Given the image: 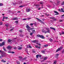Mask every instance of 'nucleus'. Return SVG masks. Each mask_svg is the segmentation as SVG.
<instances>
[{
    "label": "nucleus",
    "instance_id": "1",
    "mask_svg": "<svg viewBox=\"0 0 64 64\" xmlns=\"http://www.w3.org/2000/svg\"><path fill=\"white\" fill-rule=\"evenodd\" d=\"M26 27L27 29H28V31L29 32H30V30H32L33 29H35L34 28H30V26L28 25L26 26Z\"/></svg>",
    "mask_w": 64,
    "mask_h": 64
},
{
    "label": "nucleus",
    "instance_id": "2",
    "mask_svg": "<svg viewBox=\"0 0 64 64\" xmlns=\"http://www.w3.org/2000/svg\"><path fill=\"white\" fill-rule=\"evenodd\" d=\"M37 36L38 37L41 38L42 39H45V37L43 36H41L39 34H38L37 35Z\"/></svg>",
    "mask_w": 64,
    "mask_h": 64
},
{
    "label": "nucleus",
    "instance_id": "3",
    "mask_svg": "<svg viewBox=\"0 0 64 64\" xmlns=\"http://www.w3.org/2000/svg\"><path fill=\"white\" fill-rule=\"evenodd\" d=\"M42 32H44V33H50V30H48L47 31H46V30H43L42 31Z\"/></svg>",
    "mask_w": 64,
    "mask_h": 64
},
{
    "label": "nucleus",
    "instance_id": "4",
    "mask_svg": "<svg viewBox=\"0 0 64 64\" xmlns=\"http://www.w3.org/2000/svg\"><path fill=\"white\" fill-rule=\"evenodd\" d=\"M62 47H60V48H58L56 51V52H58V51H60L61 49H62Z\"/></svg>",
    "mask_w": 64,
    "mask_h": 64
},
{
    "label": "nucleus",
    "instance_id": "5",
    "mask_svg": "<svg viewBox=\"0 0 64 64\" xmlns=\"http://www.w3.org/2000/svg\"><path fill=\"white\" fill-rule=\"evenodd\" d=\"M36 18V19H37V20L39 21V22H40V23H43V22L41 21V20L40 19L37 18Z\"/></svg>",
    "mask_w": 64,
    "mask_h": 64
},
{
    "label": "nucleus",
    "instance_id": "6",
    "mask_svg": "<svg viewBox=\"0 0 64 64\" xmlns=\"http://www.w3.org/2000/svg\"><path fill=\"white\" fill-rule=\"evenodd\" d=\"M5 44V42H3L2 44L0 43V46H3Z\"/></svg>",
    "mask_w": 64,
    "mask_h": 64
},
{
    "label": "nucleus",
    "instance_id": "7",
    "mask_svg": "<svg viewBox=\"0 0 64 64\" xmlns=\"http://www.w3.org/2000/svg\"><path fill=\"white\" fill-rule=\"evenodd\" d=\"M13 48H12V46H8V50H11V49H12Z\"/></svg>",
    "mask_w": 64,
    "mask_h": 64
},
{
    "label": "nucleus",
    "instance_id": "8",
    "mask_svg": "<svg viewBox=\"0 0 64 64\" xmlns=\"http://www.w3.org/2000/svg\"><path fill=\"white\" fill-rule=\"evenodd\" d=\"M26 11L27 12H28L30 11V9L29 8H27L26 9Z\"/></svg>",
    "mask_w": 64,
    "mask_h": 64
},
{
    "label": "nucleus",
    "instance_id": "9",
    "mask_svg": "<svg viewBox=\"0 0 64 64\" xmlns=\"http://www.w3.org/2000/svg\"><path fill=\"white\" fill-rule=\"evenodd\" d=\"M8 18L7 17H5L4 16H3V19H8Z\"/></svg>",
    "mask_w": 64,
    "mask_h": 64
},
{
    "label": "nucleus",
    "instance_id": "10",
    "mask_svg": "<svg viewBox=\"0 0 64 64\" xmlns=\"http://www.w3.org/2000/svg\"><path fill=\"white\" fill-rule=\"evenodd\" d=\"M38 41L37 40H33L32 41V42H34V43H35L37 42H38Z\"/></svg>",
    "mask_w": 64,
    "mask_h": 64
},
{
    "label": "nucleus",
    "instance_id": "11",
    "mask_svg": "<svg viewBox=\"0 0 64 64\" xmlns=\"http://www.w3.org/2000/svg\"><path fill=\"white\" fill-rule=\"evenodd\" d=\"M8 53H12V54L14 53V52H11V50H10L8 51Z\"/></svg>",
    "mask_w": 64,
    "mask_h": 64
},
{
    "label": "nucleus",
    "instance_id": "12",
    "mask_svg": "<svg viewBox=\"0 0 64 64\" xmlns=\"http://www.w3.org/2000/svg\"><path fill=\"white\" fill-rule=\"evenodd\" d=\"M12 20H18V18H17V17H15L13 18L12 19Z\"/></svg>",
    "mask_w": 64,
    "mask_h": 64
},
{
    "label": "nucleus",
    "instance_id": "13",
    "mask_svg": "<svg viewBox=\"0 0 64 64\" xmlns=\"http://www.w3.org/2000/svg\"><path fill=\"white\" fill-rule=\"evenodd\" d=\"M54 12L55 13H56V14H55V15H58L59 14V13L58 12H56V11H55Z\"/></svg>",
    "mask_w": 64,
    "mask_h": 64
},
{
    "label": "nucleus",
    "instance_id": "14",
    "mask_svg": "<svg viewBox=\"0 0 64 64\" xmlns=\"http://www.w3.org/2000/svg\"><path fill=\"white\" fill-rule=\"evenodd\" d=\"M2 62H3L4 63H5V62H6V61H4V60H1Z\"/></svg>",
    "mask_w": 64,
    "mask_h": 64
},
{
    "label": "nucleus",
    "instance_id": "15",
    "mask_svg": "<svg viewBox=\"0 0 64 64\" xmlns=\"http://www.w3.org/2000/svg\"><path fill=\"white\" fill-rule=\"evenodd\" d=\"M48 58L47 56H46L44 58V60H46V59Z\"/></svg>",
    "mask_w": 64,
    "mask_h": 64
},
{
    "label": "nucleus",
    "instance_id": "16",
    "mask_svg": "<svg viewBox=\"0 0 64 64\" xmlns=\"http://www.w3.org/2000/svg\"><path fill=\"white\" fill-rule=\"evenodd\" d=\"M50 28L51 29H52V30H55V28H54L50 27Z\"/></svg>",
    "mask_w": 64,
    "mask_h": 64
},
{
    "label": "nucleus",
    "instance_id": "17",
    "mask_svg": "<svg viewBox=\"0 0 64 64\" xmlns=\"http://www.w3.org/2000/svg\"><path fill=\"white\" fill-rule=\"evenodd\" d=\"M18 50H21V49L22 48L21 47H19V46H18Z\"/></svg>",
    "mask_w": 64,
    "mask_h": 64
},
{
    "label": "nucleus",
    "instance_id": "18",
    "mask_svg": "<svg viewBox=\"0 0 64 64\" xmlns=\"http://www.w3.org/2000/svg\"><path fill=\"white\" fill-rule=\"evenodd\" d=\"M11 42H12V41L11 40H8V43L9 42H10V43H11Z\"/></svg>",
    "mask_w": 64,
    "mask_h": 64
},
{
    "label": "nucleus",
    "instance_id": "19",
    "mask_svg": "<svg viewBox=\"0 0 64 64\" xmlns=\"http://www.w3.org/2000/svg\"><path fill=\"white\" fill-rule=\"evenodd\" d=\"M34 6H40V4H38L36 5L35 4H34Z\"/></svg>",
    "mask_w": 64,
    "mask_h": 64
},
{
    "label": "nucleus",
    "instance_id": "20",
    "mask_svg": "<svg viewBox=\"0 0 64 64\" xmlns=\"http://www.w3.org/2000/svg\"><path fill=\"white\" fill-rule=\"evenodd\" d=\"M16 63L17 64H20V62L18 61H16Z\"/></svg>",
    "mask_w": 64,
    "mask_h": 64
},
{
    "label": "nucleus",
    "instance_id": "21",
    "mask_svg": "<svg viewBox=\"0 0 64 64\" xmlns=\"http://www.w3.org/2000/svg\"><path fill=\"white\" fill-rule=\"evenodd\" d=\"M28 46L30 48H32V47H31V46L30 45H28L27 47H28Z\"/></svg>",
    "mask_w": 64,
    "mask_h": 64
},
{
    "label": "nucleus",
    "instance_id": "22",
    "mask_svg": "<svg viewBox=\"0 0 64 64\" xmlns=\"http://www.w3.org/2000/svg\"><path fill=\"white\" fill-rule=\"evenodd\" d=\"M6 27H8V24H6Z\"/></svg>",
    "mask_w": 64,
    "mask_h": 64
},
{
    "label": "nucleus",
    "instance_id": "23",
    "mask_svg": "<svg viewBox=\"0 0 64 64\" xmlns=\"http://www.w3.org/2000/svg\"><path fill=\"white\" fill-rule=\"evenodd\" d=\"M46 30H49V28H46Z\"/></svg>",
    "mask_w": 64,
    "mask_h": 64
},
{
    "label": "nucleus",
    "instance_id": "24",
    "mask_svg": "<svg viewBox=\"0 0 64 64\" xmlns=\"http://www.w3.org/2000/svg\"><path fill=\"white\" fill-rule=\"evenodd\" d=\"M3 49L5 51H6V48H5L4 47H3Z\"/></svg>",
    "mask_w": 64,
    "mask_h": 64
},
{
    "label": "nucleus",
    "instance_id": "25",
    "mask_svg": "<svg viewBox=\"0 0 64 64\" xmlns=\"http://www.w3.org/2000/svg\"><path fill=\"white\" fill-rule=\"evenodd\" d=\"M50 40V42H52V41H53V40L51 38H50L49 39Z\"/></svg>",
    "mask_w": 64,
    "mask_h": 64
},
{
    "label": "nucleus",
    "instance_id": "26",
    "mask_svg": "<svg viewBox=\"0 0 64 64\" xmlns=\"http://www.w3.org/2000/svg\"><path fill=\"white\" fill-rule=\"evenodd\" d=\"M36 58H38L39 57V55L38 54L36 56Z\"/></svg>",
    "mask_w": 64,
    "mask_h": 64
},
{
    "label": "nucleus",
    "instance_id": "27",
    "mask_svg": "<svg viewBox=\"0 0 64 64\" xmlns=\"http://www.w3.org/2000/svg\"><path fill=\"white\" fill-rule=\"evenodd\" d=\"M58 55H59V54H56V55L55 56L56 57H57L58 56Z\"/></svg>",
    "mask_w": 64,
    "mask_h": 64
},
{
    "label": "nucleus",
    "instance_id": "28",
    "mask_svg": "<svg viewBox=\"0 0 64 64\" xmlns=\"http://www.w3.org/2000/svg\"><path fill=\"white\" fill-rule=\"evenodd\" d=\"M5 54H2V57H4V56H5Z\"/></svg>",
    "mask_w": 64,
    "mask_h": 64
},
{
    "label": "nucleus",
    "instance_id": "29",
    "mask_svg": "<svg viewBox=\"0 0 64 64\" xmlns=\"http://www.w3.org/2000/svg\"><path fill=\"white\" fill-rule=\"evenodd\" d=\"M53 18V20H54V21H56L57 20V19H56L55 18Z\"/></svg>",
    "mask_w": 64,
    "mask_h": 64
},
{
    "label": "nucleus",
    "instance_id": "30",
    "mask_svg": "<svg viewBox=\"0 0 64 64\" xmlns=\"http://www.w3.org/2000/svg\"><path fill=\"white\" fill-rule=\"evenodd\" d=\"M42 53H44L45 51L44 50L41 51Z\"/></svg>",
    "mask_w": 64,
    "mask_h": 64
},
{
    "label": "nucleus",
    "instance_id": "31",
    "mask_svg": "<svg viewBox=\"0 0 64 64\" xmlns=\"http://www.w3.org/2000/svg\"><path fill=\"white\" fill-rule=\"evenodd\" d=\"M3 24V22H0V25H2Z\"/></svg>",
    "mask_w": 64,
    "mask_h": 64
},
{
    "label": "nucleus",
    "instance_id": "32",
    "mask_svg": "<svg viewBox=\"0 0 64 64\" xmlns=\"http://www.w3.org/2000/svg\"><path fill=\"white\" fill-rule=\"evenodd\" d=\"M56 63H57V61H55L54 62V64H56Z\"/></svg>",
    "mask_w": 64,
    "mask_h": 64
},
{
    "label": "nucleus",
    "instance_id": "33",
    "mask_svg": "<svg viewBox=\"0 0 64 64\" xmlns=\"http://www.w3.org/2000/svg\"><path fill=\"white\" fill-rule=\"evenodd\" d=\"M24 6H19V7L20 8V7H24Z\"/></svg>",
    "mask_w": 64,
    "mask_h": 64
},
{
    "label": "nucleus",
    "instance_id": "34",
    "mask_svg": "<svg viewBox=\"0 0 64 64\" xmlns=\"http://www.w3.org/2000/svg\"><path fill=\"white\" fill-rule=\"evenodd\" d=\"M19 31L20 33H22V30H19Z\"/></svg>",
    "mask_w": 64,
    "mask_h": 64
},
{
    "label": "nucleus",
    "instance_id": "35",
    "mask_svg": "<svg viewBox=\"0 0 64 64\" xmlns=\"http://www.w3.org/2000/svg\"><path fill=\"white\" fill-rule=\"evenodd\" d=\"M48 45H45L44 46L45 47H47L48 46Z\"/></svg>",
    "mask_w": 64,
    "mask_h": 64
},
{
    "label": "nucleus",
    "instance_id": "36",
    "mask_svg": "<svg viewBox=\"0 0 64 64\" xmlns=\"http://www.w3.org/2000/svg\"><path fill=\"white\" fill-rule=\"evenodd\" d=\"M30 19H31V18H27V19H28V20H29Z\"/></svg>",
    "mask_w": 64,
    "mask_h": 64
},
{
    "label": "nucleus",
    "instance_id": "37",
    "mask_svg": "<svg viewBox=\"0 0 64 64\" xmlns=\"http://www.w3.org/2000/svg\"><path fill=\"white\" fill-rule=\"evenodd\" d=\"M19 58H20V59H22V57L21 56H19Z\"/></svg>",
    "mask_w": 64,
    "mask_h": 64
},
{
    "label": "nucleus",
    "instance_id": "38",
    "mask_svg": "<svg viewBox=\"0 0 64 64\" xmlns=\"http://www.w3.org/2000/svg\"><path fill=\"white\" fill-rule=\"evenodd\" d=\"M30 25L31 26H32V25H33V23H31L30 24Z\"/></svg>",
    "mask_w": 64,
    "mask_h": 64
},
{
    "label": "nucleus",
    "instance_id": "39",
    "mask_svg": "<svg viewBox=\"0 0 64 64\" xmlns=\"http://www.w3.org/2000/svg\"><path fill=\"white\" fill-rule=\"evenodd\" d=\"M64 4V2H62V5H63Z\"/></svg>",
    "mask_w": 64,
    "mask_h": 64
},
{
    "label": "nucleus",
    "instance_id": "40",
    "mask_svg": "<svg viewBox=\"0 0 64 64\" xmlns=\"http://www.w3.org/2000/svg\"><path fill=\"white\" fill-rule=\"evenodd\" d=\"M43 2H40V4H43Z\"/></svg>",
    "mask_w": 64,
    "mask_h": 64
},
{
    "label": "nucleus",
    "instance_id": "41",
    "mask_svg": "<svg viewBox=\"0 0 64 64\" xmlns=\"http://www.w3.org/2000/svg\"><path fill=\"white\" fill-rule=\"evenodd\" d=\"M13 48L14 49H17V48H16V47H14Z\"/></svg>",
    "mask_w": 64,
    "mask_h": 64
},
{
    "label": "nucleus",
    "instance_id": "42",
    "mask_svg": "<svg viewBox=\"0 0 64 64\" xmlns=\"http://www.w3.org/2000/svg\"><path fill=\"white\" fill-rule=\"evenodd\" d=\"M59 22H62V21H63V20H59Z\"/></svg>",
    "mask_w": 64,
    "mask_h": 64
},
{
    "label": "nucleus",
    "instance_id": "43",
    "mask_svg": "<svg viewBox=\"0 0 64 64\" xmlns=\"http://www.w3.org/2000/svg\"><path fill=\"white\" fill-rule=\"evenodd\" d=\"M50 19H54V18H52V17H50Z\"/></svg>",
    "mask_w": 64,
    "mask_h": 64
},
{
    "label": "nucleus",
    "instance_id": "44",
    "mask_svg": "<svg viewBox=\"0 0 64 64\" xmlns=\"http://www.w3.org/2000/svg\"><path fill=\"white\" fill-rule=\"evenodd\" d=\"M2 5H3V4L1 3L0 4V6H2Z\"/></svg>",
    "mask_w": 64,
    "mask_h": 64
},
{
    "label": "nucleus",
    "instance_id": "45",
    "mask_svg": "<svg viewBox=\"0 0 64 64\" xmlns=\"http://www.w3.org/2000/svg\"><path fill=\"white\" fill-rule=\"evenodd\" d=\"M38 57L40 58L41 57V55H38Z\"/></svg>",
    "mask_w": 64,
    "mask_h": 64
},
{
    "label": "nucleus",
    "instance_id": "46",
    "mask_svg": "<svg viewBox=\"0 0 64 64\" xmlns=\"http://www.w3.org/2000/svg\"><path fill=\"white\" fill-rule=\"evenodd\" d=\"M32 34H33V32L31 33L30 34V35H32Z\"/></svg>",
    "mask_w": 64,
    "mask_h": 64
},
{
    "label": "nucleus",
    "instance_id": "47",
    "mask_svg": "<svg viewBox=\"0 0 64 64\" xmlns=\"http://www.w3.org/2000/svg\"><path fill=\"white\" fill-rule=\"evenodd\" d=\"M27 18H24L23 19V20H26Z\"/></svg>",
    "mask_w": 64,
    "mask_h": 64
},
{
    "label": "nucleus",
    "instance_id": "48",
    "mask_svg": "<svg viewBox=\"0 0 64 64\" xmlns=\"http://www.w3.org/2000/svg\"><path fill=\"white\" fill-rule=\"evenodd\" d=\"M3 41V40L1 39L0 40V42H1V41Z\"/></svg>",
    "mask_w": 64,
    "mask_h": 64
},
{
    "label": "nucleus",
    "instance_id": "49",
    "mask_svg": "<svg viewBox=\"0 0 64 64\" xmlns=\"http://www.w3.org/2000/svg\"><path fill=\"white\" fill-rule=\"evenodd\" d=\"M61 10L62 11V12H64V11L63 10V8H61Z\"/></svg>",
    "mask_w": 64,
    "mask_h": 64
},
{
    "label": "nucleus",
    "instance_id": "50",
    "mask_svg": "<svg viewBox=\"0 0 64 64\" xmlns=\"http://www.w3.org/2000/svg\"><path fill=\"white\" fill-rule=\"evenodd\" d=\"M18 20H16L15 21L16 23H18Z\"/></svg>",
    "mask_w": 64,
    "mask_h": 64
},
{
    "label": "nucleus",
    "instance_id": "51",
    "mask_svg": "<svg viewBox=\"0 0 64 64\" xmlns=\"http://www.w3.org/2000/svg\"><path fill=\"white\" fill-rule=\"evenodd\" d=\"M32 32H35V30H32Z\"/></svg>",
    "mask_w": 64,
    "mask_h": 64
},
{
    "label": "nucleus",
    "instance_id": "52",
    "mask_svg": "<svg viewBox=\"0 0 64 64\" xmlns=\"http://www.w3.org/2000/svg\"><path fill=\"white\" fill-rule=\"evenodd\" d=\"M13 30V29H11L10 30V31H12V30Z\"/></svg>",
    "mask_w": 64,
    "mask_h": 64
},
{
    "label": "nucleus",
    "instance_id": "53",
    "mask_svg": "<svg viewBox=\"0 0 64 64\" xmlns=\"http://www.w3.org/2000/svg\"><path fill=\"white\" fill-rule=\"evenodd\" d=\"M35 47L36 48H38V46H36Z\"/></svg>",
    "mask_w": 64,
    "mask_h": 64
},
{
    "label": "nucleus",
    "instance_id": "54",
    "mask_svg": "<svg viewBox=\"0 0 64 64\" xmlns=\"http://www.w3.org/2000/svg\"><path fill=\"white\" fill-rule=\"evenodd\" d=\"M62 34H64V32H62Z\"/></svg>",
    "mask_w": 64,
    "mask_h": 64
},
{
    "label": "nucleus",
    "instance_id": "55",
    "mask_svg": "<svg viewBox=\"0 0 64 64\" xmlns=\"http://www.w3.org/2000/svg\"><path fill=\"white\" fill-rule=\"evenodd\" d=\"M40 47H40V46H39V47L38 46V48H39V49H40Z\"/></svg>",
    "mask_w": 64,
    "mask_h": 64
},
{
    "label": "nucleus",
    "instance_id": "56",
    "mask_svg": "<svg viewBox=\"0 0 64 64\" xmlns=\"http://www.w3.org/2000/svg\"><path fill=\"white\" fill-rule=\"evenodd\" d=\"M59 34H60V35H61V34H62L60 32Z\"/></svg>",
    "mask_w": 64,
    "mask_h": 64
},
{
    "label": "nucleus",
    "instance_id": "57",
    "mask_svg": "<svg viewBox=\"0 0 64 64\" xmlns=\"http://www.w3.org/2000/svg\"><path fill=\"white\" fill-rule=\"evenodd\" d=\"M22 1H20V4H21V3H22Z\"/></svg>",
    "mask_w": 64,
    "mask_h": 64
},
{
    "label": "nucleus",
    "instance_id": "58",
    "mask_svg": "<svg viewBox=\"0 0 64 64\" xmlns=\"http://www.w3.org/2000/svg\"><path fill=\"white\" fill-rule=\"evenodd\" d=\"M14 4V5H15L16 4V3H15V4Z\"/></svg>",
    "mask_w": 64,
    "mask_h": 64
},
{
    "label": "nucleus",
    "instance_id": "59",
    "mask_svg": "<svg viewBox=\"0 0 64 64\" xmlns=\"http://www.w3.org/2000/svg\"><path fill=\"white\" fill-rule=\"evenodd\" d=\"M3 20H2V21H4V19H3Z\"/></svg>",
    "mask_w": 64,
    "mask_h": 64
},
{
    "label": "nucleus",
    "instance_id": "60",
    "mask_svg": "<svg viewBox=\"0 0 64 64\" xmlns=\"http://www.w3.org/2000/svg\"><path fill=\"white\" fill-rule=\"evenodd\" d=\"M38 10H40V9H41V8H39L38 9Z\"/></svg>",
    "mask_w": 64,
    "mask_h": 64
},
{
    "label": "nucleus",
    "instance_id": "61",
    "mask_svg": "<svg viewBox=\"0 0 64 64\" xmlns=\"http://www.w3.org/2000/svg\"><path fill=\"white\" fill-rule=\"evenodd\" d=\"M58 10H59V11H60L61 12V10H60V9H59Z\"/></svg>",
    "mask_w": 64,
    "mask_h": 64
},
{
    "label": "nucleus",
    "instance_id": "62",
    "mask_svg": "<svg viewBox=\"0 0 64 64\" xmlns=\"http://www.w3.org/2000/svg\"><path fill=\"white\" fill-rule=\"evenodd\" d=\"M6 49H8V46H7L6 47Z\"/></svg>",
    "mask_w": 64,
    "mask_h": 64
},
{
    "label": "nucleus",
    "instance_id": "63",
    "mask_svg": "<svg viewBox=\"0 0 64 64\" xmlns=\"http://www.w3.org/2000/svg\"><path fill=\"white\" fill-rule=\"evenodd\" d=\"M2 15H3V16H4V14H2Z\"/></svg>",
    "mask_w": 64,
    "mask_h": 64
},
{
    "label": "nucleus",
    "instance_id": "64",
    "mask_svg": "<svg viewBox=\"0 0 64 64\" xmlns=\"http://www.w3.org/2000/svg\"><path fill=\"white\" fill-rule=\"evenodd\" d=\"M42 64H44V63H42Z\"/></svg>",
    "mask_w": 64,
    "mask_h": 64
}]
</instances>
